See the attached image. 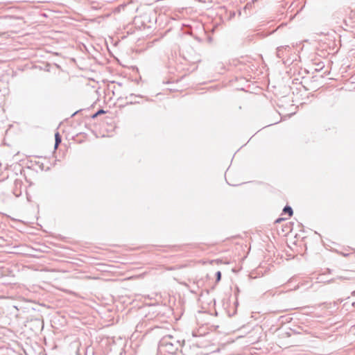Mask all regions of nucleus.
Returning <instances> with one entry per match:
<instances>
[{"mask_svg": "<svg viewBox=\"0 0 355 355\" xmlns=\"http://www.w3.org/2000/svg\"><path fill=\"white\" fill-rule=\"evenodd\" d=\"M291 51V48L288 45L280 46L277 48V57L284 60L288 56Z\"/></svg>", "mask_w": 355, "mask_h": 355, "instance_id": "f03ea898", "label": "nucleus"}, {"mask_svg": "<svg viewBox=\"0 0 355 355\" xmlns=\"http://www.w3.org/2000/svg\"><path fill=\"white\" fill-rule=\"evenodd\" d=\"M352 295L355 296V291H354L352 293Z\"/></svg>", "mask_w": 355, "mask_h": 355, "instance_id": "9d476101", "label": "nucleus"}, {"mask_svg": "<svg viewBox=\"0 0 355 355\" xmlns=\"http://www.w3.org/2000/svg\"><path fill=\"white\" fill-rule=\"evenodd\" d=\"M159 346L162 347H165V350L171 354L175 353L178 349V345L173 344L171 342L168 341V338H164L159 342Z\"/></svg>", "mask_w": 355, "mask_h": 355, "instance_id": "f257e3e1", "label": "nucleus"}, {"mask_svg": "<svg viewBox=\"0 0 355 355\" xmlns=\"http://www.w3.org/2000/svg\"><path fill=\"white\" fill-rule=\"evenodd\" d=\"M318 67L320 68V69H322L324 67V65L322 64V63H318Z\"/></svg>", "mask_w": 355, "mask_h": 355, "instance_id": "6e6552de", "label": "nucleus"}, {"mask_svg": "<svg viewBox=\"0 0 355 355\" xmlns=\"http://www.w3.org/2000/svg\"><path fill=\"white\" fill-rule=\"evenodd\" d=\"M284 214H288L289 216H291L293 214V209L289 205H286L283 209Z\"/></svg>", "mask_w": 355, "mask_h": 355, "instance_id": "39448f33", "label": "nucleus"}, {"mask_svg": "<svg viewBox=\"0 0 355 355\" xmlns=\"http://www.w3.org/2000/svg\"><path fill=\"white\" fill-rule=\"evenodd\" d=\"M105 113V111L103 110V109H100L98 110L96 113H94L92 116V119H95L96 117H97L98 115L100 114H104Z\"/></svg>", "mask_w": 355, "mask_h": 355, "instance_id": "423d86ee", "label": "nucleus"}, {"mask_svg": "<svg viewBox=\"0 0 355 355\" xmlns=\"http://www.w3.org/2000/svg\"><path fill=\"white\" fill-rule=\"evenodd\" d=\"M61 141H62L61 136H60V133L58 132H57L55 134V148H58V146L60 145Z\"/></svg>", "mask_w": 355, "mask_h": 355, "instance_id": "20e7f679", "label": "nucleus"}, {"mask_svg": "<svg viewBox=\"0 0 355 355\" xmlns=\"http://www.w3.org/2000/svg\"><path fill=\"white\" fill-rule=\"evenodd\" d=\"M282 220H283V218H278L276 220L275 223H279Z\"/></svg>", "mask_w": 355, "mask_h": 355, "instance_id": "1a4fd4ad", "label": "nucleus"}, {"mask_svg": "<svg viewBox=\"0 0 355 355\" xmlns=\"http://www.w3.org/2000/svg\"><path fill=\"white\" fill-rule=\"evenodd\" d=\"M221 279V272L220 271H217L216 272V281L219 282Z\"/></svg>", "mask_w": 355, "mask_h": 355, "instance_id": "0eeeda50", "label": "nucleus"}, {"mask_svg": "<svg viewBox=\"0 0 355 355\" xmlns=\"http://www.w3.org/2000/svg\"><path fill=\"white\" fill-rule=\"evenodd\" d=\"M136 98H141L142 96L140 95H135L134 94H130L128 96L126 97V99L128 100L127 103L129 104H136V103H140L139 101H137Z\"/></svg>", "mask_w": 355, "mask_h": 355, "instance_id": "7ed1b4c3", "label": "nucleus"}]
</instances>
